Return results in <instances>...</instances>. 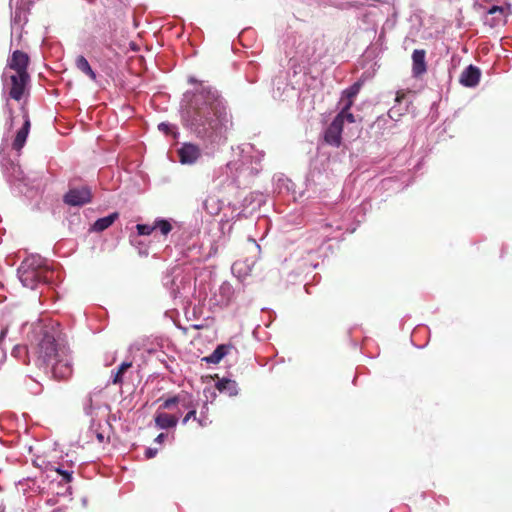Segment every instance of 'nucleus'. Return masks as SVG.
Segmentation results:
<instances>
[{
    "instance_id": "37",
    "label": "nucleus",
    "mask_w": 512,
    "mask_h": 512,
    "mask_svg": "<svg viewBox=\"0 0 512 512\" xmlns=\"http://www.w3.org/2000/svg\"><path fill=\"white\" fill-rule=\"evenodd\" d=\"M32 392H33L34 394H38V393H40V392H41V386H40V384H39V383H36V389H32Z\"/></svg>"
},
{
    "instance_id": "3",
    "label": "nucleus",
    "mask_w": 512,
    "mask_h": 512,
    "mask_svg": "<svg viewBox=\"0 0 512 512\" xmlns=\"http://www.w3.org/2000/svg\"><path fill=\"white\" fill-rule=\"evenodd\" d=\"M18 278L24 287L35 289L38 284L47 281L49 270L39 255H31L20 264Z\"/></svg>"
},
{
    "instance_id": "27",
    "label": "nucleus",
    "mask_w": 512,
    "mask_h": 512,
    "mask_svg": "<svg viewBox=\"0 0 512 512\" xmlns=\"http://www.w3.org/2000/svg\"><path fill=\"white\" fill-rule=\"evenodd\" d=\"M28 354L26 346L16 345L11 352L12 357L16 359H26Z\"/></svg>"
},
{
    "instance_id": "8",
    "label": "nucleus",
    "mask_w": 512,
    "mask_h": 512,
    "mask_svg": "<svg viewBox=\"0 0 512 512\" xmlns=\"http://www.w3.org/2000/svg\"><path fill=\"white\" fill-rule=\"evenodd\" d=\"M343 125L336 118L327 127L324 133V140L327 144L339 147L342 140Z\"/></svg>"
},
{
    "instance_id": "14",
    "label": "nucleus",
    "mask_w": 512,
    "mask_h": 512,
    "mask_svg": "<svg viewBox=\"0 0 512 512\" xmlns=\"http://www.w3.org/2000/svg\"><path fill=\"white\" fill-rule=\"evenodd\" d=\"M30 131V120L28 116H25L23 126L18 130L16 137L12 143V148L17 152H20L24 147L28 134Z\"/></svg>"
},
{
    "instance_id": "4",
    "label": "nucleus",
    "mask_w": 512,
    "mask_h": 512,
    "mask_svg": "<svg viewBox=\"0 0 512 512\" xmlns=\"http://www.w3.org/2000/svg\"><path fill=\"white\" fill-rule=\"evenodd\" d=\"M3 82L4 88L9 89L10 98L19 101L22 99L26 86L29 82V74H8V71H5L3 74Z\"/></svg>"
},
{
    "instance_id": "29",
    "label": "nucleus",
    "mask_w": 512,
    "mask_h": 512,
    "mask_svg": "<svg viewBox=\"0 0 512 512\" xmlns=\"http://www.w3.org/2000/svg\"><path fill=\"white\" fill-rule=\"evenodd\" d=\"M353 103H354V100L349 99V98L341 95V98H340V101H339L340 111L350 110L352 105H353Z\"/></svg>"
},
{
    "instance_id": "36",
    "label": "nucleus",
    "mask_w": 512,
    "mask_h": 512,
    "mask_svg": "<svg viewBox=\"0 0 512 512\" xmlns=\"http://www.w3.org/2000/svg\"><path fill=\"white\" fill-rule=\"evenodd\" d=\"M167 437V435L165 433H160L156 438H155V442L157 443H162L165 438Z\"/></svg>"
},
{
    "instance_id": "23",
    "label": "nucleus",
    "mask_w": 512,
    "mask_h": 512,
    "mask_svg": "<svg viewBox=\"0 0 512 512\" xmlns=\"http://www.w3.org/2000/svg\"><path fill=\"white\" fill-rule=\"evenodd\" d=\"M154 225H155V230L158 229L160 231V233L165 236L167 234H169L172 230L171 223L166 219L157 218L154 221Z\"/></svg>"
},
{
    "instance_id": "39",
    "label": "nucleus",
    "mask_w": 512,
    "mask_h": 512,
    "mask_svg": "<svg viewBox=\"0 0 512 512\" xmlns=\"http://www.w3.org/2000/svg\"><path fill=\"white\" fill-rule=\"evenodd\" d=\"M198 422H199L200 426H205V423L201 419H198Z\"/></svg>"
},
{
    "instance_id": "22",
    "label": "nucleus",
    "mask_w": 512,
    "mask_h": 512,
    "mask_svg": "<svg viewBox=\"0 0 512 512\" xmlns=\"http://www.w3.org/2000/svg\"><path fill=\"white\" fill-rule=\"evenodd\" d=\"M247 157L255 158V162L251 163V166H247V167H245L246 164L243 162L242 169L249 171V173H251V174L258 173L260 170V161H261L263 155L260 152H256V155H249V151H246L244 158H247Z\"/></svg>"
},
{
    "instance_id": "10",
    "label": "nucleus",
    "mask_w": 512,
    "mask_h": 512,
    "mask_svg": "<svg viewBox=\"0 0 512 512\" xmlns=\"http://www.w3.org/2000/svg\"><path fill=\"white\" fill-rule=\"evenodd\" d=\"M28 63V55L22 51L16 50L13 52L12 57L9 59L8 68L14 70V74L27 73Z\"/></svg>"
},
{
    "instance_id": "13",
    "label": "nucleus",
    "mask_w": 512,
    "mask_h": 512,
    "mask_svg": "<svg viewBox=\"0 0 512 512\" xmlns=\"http://www.w3.org/2000/svg\"><path fill=\"white\" fill-rule=\"evenodd\" d=\"M177 405H181L182 408H190L192 407V401L189 399L187 394H178L176 396L165 399L160 408L173 409Z\"/></svg>"
},
{
    "instance_id": "26",
    "label": "nucleus",
    "mask_w": 512,
    "mask_h": 512,
    "mask_svg": "<svg viewBox=\"0 0 512 512\" xmlns=\"http://www.w3.org/2000/svg\"><path fill=\"white\" fill-rule=\"evenodd\" d=\"M360 88H361V84L360 83H358V82L354 83L349 88L345 89L342 92V95L347 97V98H349V99L355 100L356 96L358 95V93L360 91Z\"/></svg>"
},
{
    "instance_id": "16",
    "label": "nucleus",
    "mask_w": 512,
    "mask_h": 512,
    "mask_svg": "<svg viewBox=\"0 0 512 512\" xmlns=\"http://www.w3.org/2000/svg\"><path fill=\"white\" fill-rule=\"evenodd\" d=\"M223 206V202L219 199L218 196L210 194L208 195L204 202L203 208L210 215H217L221 211Z\"/></svg>"
},
{
    "instance_id": "7",
    "label": "nucleus",
    "mask_w": 512,
    "mask_h": 512,
    "mask_svg": "<svg viewBox=\"0 0 512 512\" xmlns=\"http://www.w3.org/2000/svg\"><path fill=\"white\" fill-rule=\"evenodd\" d=\"M178 156L182 164L192 165L200 158L201 150L196 144L184 143L178 149Z\"/></svg>"
},
{
    "instance_id": "34",
    "label": "nucleus",
    "mask_w": 512,
    "mask_h": 512,
    "mask_svg": "<svg viewBox=\"0 0 512 512\" xmlns=\"http://www.w3.org/2000/svg\"><path fill=\"white\" fill-rule=\"evenodd\" d=\"M314 52H315L314 47H312L311 51L310 50L304 51L301 56H302V58H304V60L309 62L313 59Z\"/></svg>"
},
{
    "instance_id": "18",
    "label": "nucleus",
    "mask_w": 512,
    "mask_h": 512,
    "mask_svg": "<svg viewBox=\"0 0 512 512\" xmlns=\"http://www.w3.org/2000/svg\"><path fill=\"white\" fill-rule=\"evenodd\" d=\"M230 346L218 345L216 349L208 356L204 357L203 360L209 364H218L225 355H227Z\"/></svg>"
},
{
    "instance_id": "42",
    "label": "nucleus",
    "mask_w": 512,
    "mask_h": 512,
    "mask_svg": "<svg viewBox=\"0 0 512 512\" xmlns=\"http://www.w3.org/2000/svg\"><path fill=\"white\" fill-rule=\"evenodd\" d=\"M86 410V414H90V411L88 410V408H85Z\"/></svg>"
},
{
    "instance_id": "19",
    "label": "nucleus",
    "mask_w": 512,
    "mask_h": 512,
    "mask_svg": "<svg viewBox=\"0 0 512 512\" xmlns=\"http://www.w3.org/2000/svg\"><path fill=\"white\" fill-rule=\"evenodd\" d=\"M75 66L78 70H80L82 73H84L86 76H88L91 80L95 81L97 76L94 70L91 68L88 60L82 56H77L75 60Z\"/></svg>"
},
{
    "instance_id": "24",
    "label": "nucleus",
    "mask_w": 512,
    "mask_h": 512,
    "mask_svg": "<svg viewBox=\"0 0 512 512\" xmlns=\"http://www.w3.org/2000/svg\"><path fill=\"white\" fill-rule=\"evenodd\" d=\"M11 177L13 178V183L14 184H23V185H27L26 184V177L23 173V171L20 169V167H16L14 166L12 168V174H11Z\"/></svg>"
},
{
    "instance_id": "31",
    "label": "nucleus",
    "mask_w": 512,
    "mask_h": 512,
    "mask_svg": "<svg viewBox=\"0 0 512 512\" xmlns=\"http://www.w3.org/2000/svg\"><path fill=\"white\" fill-rule=\"evenodd\" d=\"M158 129L165 134H170V133L175 134V126L171 125L169 123H165V122L160 123L158 125Z\"/></svg>"
},
{
    "instance_id": "33",
    "label": "nucleus",
    "mask_w": 512,
    "mask_h": 512,
    "mask_svg": "<svg viewBox=\"0 0 512 512\" xmlns=\"http://www.w3.org/2000/svg\"><path fill=\"white\" fill-rule=\"evenodd\" d=\"M55 471H56L57 473H59L60 475H62L63 480H64L65 482H70V481L72 480V473H71V472L66 471V470H62V469H60V468H56V469H55Z\"/></svg>"
},
{
    "instance_id": "32",
    "label": "nucleus",
    "mask_w": 512,
    "mask_h": 512,
    "mask_svg": "<svg viewBox=\"0 0 512 512\" xmlns=\"http://www.w3.org/2000/svg\"><path fill=\"white\" fill-rule=\"evenodd\" d=\"M488 14H490V15L499 14L501 17H505V15H506V8L502 7V6L494 5L491 8H489Z\"/></svg>"
},
{
    "instance_id": "38",
    "label": "nucleus",
    "mask_w": 512,
    "mask_h": 512,
    "mask_svg": "<svg viewBox=\"0 0 512 512\" xmlns=\"http://www.w3.org/2000/svg\"><path fill=\"white\" fill-rule=\"evenodd\" d=\"M189 82H190V83H197L196 79H194L193 77H190V78H189Z\"/></svg>"
},
{
    "instance_id": "35",
    "label": "nucleus",
    "mask_w": 512,
    "mask_h": 512,
    "mask_svg": "<svg viewBox=\"0 0 512 512\" xmlns=\"http://www.w3.org/2000/svg\"><path fill=\"white\" fill-rule=\"evenodd\" d=\"M156 454H157V449H153V448H148L145 452V456L148 459L155 457Z\"/></svg>"
},
{
    "instance_id": "25",
    "label": "nucleus",
    "mask_w": 512,
    "mask_h": 512,
    "mask_svg": "<svg viewBox=\"0 0 512 512\" xmlns=\"http://www.w3.org/2000/svg\"><path fill=\"white\" fill-rule=\"evenodd\" d=\"M339 122L344 126L345 123H354L355 117L350 110L347 111H339V113L335 117Z\"/></svg>"
},
{
    "instance_id": "6",
    "label": "nucleus",
    "mask_w": 512,
    "mask_h": 512,
    "mask_svg": "<svg viewBox=\"0 0 512 512\" xmlns=\"http://www.w3.org/2000/svg\"><path fill=\"white\" fill-rule=\"evenodd\" d=\"M92 199V193L88 186L70 188L64 196V202L70 206H82Z\"/></svg>"
},
{
    "instance_id": "1",
    "label": "nucleus",
    "mask_w": 512,
    "mask_h": 512,
    "mask_svg": "<svg viewBox=\"0 0 512 512\" xmlns=\"http://www.w3.org/2000/svg\"><path fill=\"white\" fill-rule=\"evenodd\" d=\"M183 124L206 144H221L233 127L227 101L214 87L197 83L186 91L181 100Z\"/></svg>"
},
{
    "instance_id": "9",
    "label": "nucleus",
    "mask_w": 512,
    "mask_h": 512,
    "mask_svg": "<svg viewBox=\"0 0 512 512\" xmlns=\"http://www.w3.org/2000/svg\"><path fill=\"white\" fill-rule=\"evenodd\" d=\"M235 290L233 286L224 281L214 293V300L217 305L227 306L234 298Z\"/></svg>"
},
{
    "instance_id": "17",
    "label": "nucleus",
    "mask_w": 512,
    "mask_h": 512,
    "mask_svg": "<svg viewBox=\"0 0 512 512\" xmlns=\"http://www.w3.org/2000/svg\"><path fill=\"white\" fill-rule=\"evenodd\" d=\"M119 214L117 212H114L106 217L100 218L94 222L92 225L91 230L95 232H102L109 228L116 219H118Z\"/></svg>"
},
{
    "instance_id": "2",
    "label": "nucleus",
    "mask_w": 512,
    "mask_h": 512,
    "mask_svg": "<svg viewBox=\"0 0 512 512\" xmlns=\"http://www.w3.org/2000/svg\"><path fill=\"white\" fill-rule=\"evenodd\" d=\"M35 365L45 374L56 379H66L72 374L70 350L57 322L44 324L33 348Z\"/></svg>"
},
{
    "instance_id": "28",
    "label": "nucleus",
    "mask_w": 512,
    "mask_h": 512,
    "mask_svg": "<svg viewBox=\"0 0 512 512\" xmlns=\"http://www.w3.org/2000/svg\"><path fill=\"white\" fill-rule=\"evenodd\" d=\"M136 229L139 235H150L155 230V225L137 224Z\"/></svg>"
},
{
    "instance_id": "43",
    "label": "nucleus",
    "mask_w": 512,
    "mask_h": 512,
    "mask_svg": "<svg viewBox=\"0 0 512 512\" xmlns=\"http://www.w3.org/2000/svg\"><path fill=\"white\" fill-rule=\"evenodd\" d=\"M0 512H3V510H2V511H0Z\"/></svg>"
},
{
    "instance_id": "30",
    "label": "nucleus",
    "mask_w": 512,
    "mask_h": 512,
    "mask_svg": "<svg viewBox=\"0 0 512 512\" xmlns=\"http://www.w3.org/2000/svg\"><path fill=\"white\" fill-rule=\"evenodd\" d=\"M187 409L189 411H188V413L185 415V417L182 420V423L184 425L187 424L190 419H194V420L197 419L196 418V406L192 403V407L187 408Z\"/></svg>"
},
{
    "instance_id": "40",
    "label": "nucleus",
    "mask_w": 512,
    "mask_h": 512,
    "mask_svg": "<svg viewBox=\"0 0 512 512\" xmlns=\"http://www.w3.org/2000/svg\"><path fill=\"white\" fill-rule=\"evenodd\" d=\"M97 438L99 439V441H102V440H103V436H102V434H98V435H97Z\"/></svg>"
},
{
    "instance_id": "5",
    "label": "nucleus",
    "mask_w": 512,
    "mask_h": 512,
    "mask_svg": "<svg viewBox=\"0 0 512 512\" xmlns=\"http://www.w3.org/2000/svg\"><path fill=\"white\" fill-rule=\"evenodd\" d=\"M163 283L173 298L181 297L191 289V279L184 275H177L173 278L166 276Z\"/></svg>"
},
{
    "instance_id": "21",
    "label": "nucleus",
    "mask_w": 512,
    "mask_h": 512,
    "mask_svg": "<svg viewBox=\"0 0 512 512\" xmlns=\"http://www.w3.org/2000/svg\"><path fill=\"white\" fill-rule=\"evenodd\" d=\"M132 366L131 362H123L117 369V371H112L111 374V383L119 384L123 383V375L124 373Z\"/></svg>"
},
{
    "instance_id": "11",
    "label": "nucleus",
    "mask_w": 512,
    "mask_h": 512,
    "mask_svg": "<svg viewBox=\"0 0 512 512\" xmlns=\"http://www.w3.org/2000/svg\"><path fill=\"white\" fill-rule=\"evenodd\" d=\"M480 77V69L474 65H469L461 73L460 83L465 87H475L476 85H478Z\"/></svg>"
},
{
    "instance_id": "15",
    "label": "nucleus",
    "mask_w": 512,
    "mask_h": 512,
    "mask_svg": "<svg viewBox=\"0 0 512 512\" xmlns=\"http://www.w3.org/2000/svg\"><path fill=\"white\" fill-rule=\"evenodd\" d=\"M154 420L157 428L169 429L176 427L178 423V416L158 411L155 415Z\"/></svg>"
},
{
    "instance_id": "20",
    "label": "nucleus",
    "mask_w": 512,
    "mask_h": 512,
    "mask_svg": "<svg viewBox=\"0 0 512 512\" xmlns=\"http://www.w3.org/2000/svg\"><path fill=\"white\" fill-rule=\"evenodd\" d=\"M216 387L220 392H227L230 396L236 395L238 392L236 382L230 379L219 380Z\"/></svg>"
},
{
    "instance_id": "12",
    "label": "nucleus",
    "mask_w": 512,
    "mask_h": 512,
    "mask_svg": "<svg viewBox=\"0 0 512 512\" xmlns=\"http://www.w3.org/2000/svg\"><path fill=\"white\" fill-rule=\"evenodd\" d=\"M426 52L423 49H416L412 53V72L414 76H420L427 70L425 61Z\"/></svg>"
},
{
    "instance_id": "41",
    "label": "nucleus",
    "mask_w": 512,
    "mask_h": 512,
    "mask_svg": "<svg viewBox=\"0 0 512 512\" xmlns=\"http://www.w3.org/2000/svg\"><path fill=\"white\" fill-rule=\"evenodd\" d=\"M0 355L4 356V353H3L2 349H0Z\"/></svg>"
}]
</instances>
